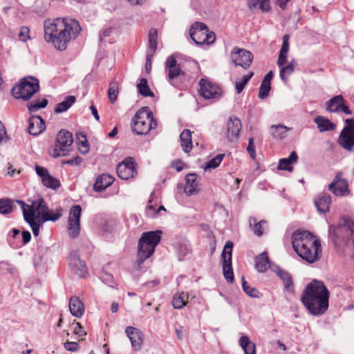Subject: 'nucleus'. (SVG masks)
<instances>
[{
    "instance_id": "f257e3e1",
    "label": "nucleus",
    "mask_w": 354,
    "mask_h": 354,
    "mask_svg": "<svg viewBox=\"0 0 354 354\" xmlns=\"http://www.w3.org/2000/svg\"><path fill=\"white\" fill-rule=\"evenodd\" d=\"M44 39L59 50H64L68 42L81 31L79 21L70 18L46 19L44 23Z\"/></svg>"
},
{
    "instance_id": "f03ea898",
    "label": "nucleus",
    "mask_w": 354,
    "mask_h": 354,
    "mask_svg": "<svg viewBox=\"0 0 354 354\" xmlns=\"http://www.w3.org/2000/svg\"><path fill=\"white\" fill-rule=\"evenodd\" d=\"M328 290L322 281L316 279L307 284L301 297L304 306L314 316H320L328 310Z\"/></svg>"
},
{
    "instance_id": "7ed1b4c3",
    "label": "nucleus",
    "mask_w": 354,
    "mask_h": 354,
    "mask_svg": "<svg viewBox=\"0 0 354 354\" xmlns=\"http://www.w3.org/2000/svg\"><path fill=\"white\" fill-rule=\"evenodd\" d=\"M292 245L298 256L308 263H315L321 259L320 241L308 231H295L292 236Z\"/></svg>"
},
{
    "instance_id": "20e7f679",
    "label": "nucleus",
    "mask_w": 354,
    "mask_h": 354,
    "mask_svg": "<svg viewBox=\"0 0 354 354\" xmlns=\"http://www.w3.org/2000/svg\"><path fill=\"white\" fill-rule=\"evenodd\" d=\"M161 231H150L142 233L138 243L137 262L141 265L144 261L154 252L155 248L160 243Z\"/></svg>"
},
{
    "instance_id": "39448f33",
    "label": "nucleus",
    "mask_w": 354,
    "mask_h": 354,
    "mask_svg": "<svg viewBox=\"0 0 354 354\" xmlns=\"http://www.w3.org/2000/svg\"><path fill=\"white\" fill-rule=\"evenodd\" d=\"M161 231H150L142 233L138 243L137 262L141 265L144 261L154 252L155 248L160 243Z\"/></svg>"
},
{
    "instance_id": "423d86ee",
    "label": "nucleus",
    "mask_w": 354,
    "mask_h": 354,
    "mask_svg": "<svg viewBox=\"0 0 354 354\" xmlns=\"http://www.w3.org/2000/svg\"><path fill=\"white\" fill-rule=\"evenodd\" d=\"M132 129L138 135H145L157 127L153 113L147 107L139 110L132 120Z\"/></svg>"
},
{
    "instance_id": "0eeeda50",
    "label": "nucleus",
    "mask_w": 354,
    "mask_h": 354,
    "mask_svg": "<svg viewBox=\"0 0 354 354\" xmlns=\"http://www.w3.org/2000/svg\"><path fill=\"white\" fill-rule=\"evenodd\" d=\"M39 88L37 79L32 77H25L12 89V94L17 99L28 100L39 91Z\"/></svg>"
},
{
    "instance_id": "6e6552de",
    "label": "nucleus",
    "mask_w": 354,
    "mask_h": 354,
    "mask_svg": "<svg viewBox=\"0 0 354 354\" xmlns=\"http://www.w3.org/2000/svg\"><path fill=\"white\" fill-rule=\"evenodd\" d=\"M189 35L196 45L212 44L216 40L215 33L209 31L206 24L202 22H195L190 28Z\"/></svg>"
},
{
    "instance_id": "1a4fd4ad",
    "label": "nucleus",
    "mask_w": 354,
    "mask_h": 354,
    "mask_svg": "<svg viewBox=\"0 0 354 354\" xmlns=\"http://www.w3.org/2000/svg\"><path fill=\"white\" fill-rule=\"evenodd\" d=\"M15 202L20 205L24 216V214H29L32 212L33 218L42 220L44 215L48 210L46 203L41 197L32 201L31 205H28L21 200H16Z\"/></svg>"
},
{
    "instance_id": "9d476101",
    "label": "nucleus",
    "mask_w": 354,
    "mask_h": 354,
    "mask_svg": "<svg viewBox=\"0 0 354 354\" xmlns=\"http://www.w3.org/2000/svg\"><path fill=\"white\" fill-rule=\"evenodd\" d=\"M345 122L346 125L342 130L337 142L342 148L352 152L354 148V119H346Z\"/></svg>"
},
{
    "instance_id": "9b49d317",
    "label": "nucleus",
    "mask_w": 354,
    "mask_h": 354,
    "mask_svg": "<svg viewBox=\"0 0 354 354\" xmlns=\"http://www.w3.org/2000/svg\"><path fill=\"white\" fill-rule=\"evenodd\" d=\"M73 142V134L67 130H60L57 136L54 156H66L70 151Z\"/></svg>"
},
{
    "instance_id": "f8f14e48",
    "label": "nucleus",
    "mask_w": 354,
    "mask_h": 354,
    "mask_svg": "<svg viewBox=\"0 0 354 354\" xmlns=\"http://www.w3.org/2000/svg\"><path fill=\"white\" fill-rule=\"evenodd\" d=\"M200 95L207 100H217L221 96V88L218 85L208 79L202 78L199 82Z\"/></svg>"
},
{
    "instance_id": "ddd939ff",
    "label": "nucleus",
    "mask_w": 354,
    "mask_h": 354,
    "mask_svg": "<svg viewBox=\"0 0 354 354\" xmlns=\"http://www.w3.org/2000/svg\"><path fill=\"white\" fill-rule=\"evenodd\" d=\"M230 57L235 66L246 69L252 62L253 55L245 49L234 47L231 52Z\"/></svg>"
},
{
    "instance_id": "4468645a",
    "label": "nucleus",
    "mask_w": 354,
    "mask_h": 354,
    "mask_svg": "<svg viewBox=\"0 0 354 354\" xmlns=\"http://www.w3.org/2000/svg\"><path fill=\"white\" fill-rule=\"evenodd\" d=\"M81 212L82 208L80 205H74L70 210L68 230L69 236L73 239L80 234Z\"/></svg>"
},
{
    "instance_id": "2eb2a0df",
    "label": "nucleus",
    "mask_w": 354,
    "mask_h": 354,
    "mask_svg": "<svg viewBox=\"0 0 354 354\" xmlns=\"http://www.w3.org/2000/svg\"><path fill=\"white\" fill-rule=\"evenodd\" d=\"M35 171L44 187L56 190L61 186L60 181L51 176L46 167L36 165Z\"/></svg>"
},
{
    "instance_id": "dca6fc26",
    "label": "nucleus",
    "mask_w": 354,
    "mask_h": 354,
    "mask_svg": "<svg viewBox=\"0 0 354 354\" xmlns=\"http://www.w3.org/2000/svg\"><path fill=\"white\" fill-rule=\"evenodd\" d=\"M116 171L118 176L122 180L133 178L137 173L134 165V159L131 157L126 158L117 165Z\"/></svg>"
},
{
    "instance_id": "f3484780",
    "label": "nucleus",
    "mask_w": 354,
    "mask_h": 354,
    "mask_svg": "<svg viewBox=\"0 0 354 354\" xmlns=\"http://www.w3.org/2000/svg\"><path fill=\"white\" fill-rule=\"evenodd\" d=\"M328 189L337 196L349 194L348 181L342 178V172H338L336 174L332 183L329 184Z\"/></svg>"
},
{
    "instance_id": "a211bd4d",
    "label": "nucleus",
    "mask_w": 354,
    "mask_h": 354,
    "mask_svg": "<svg viewBox=\"0 0 354 354\" xmlns=\"http://www.w3.org/2000/svg\"><path fill=\"white\" fill-rule=\"evenodd\" d=\"M165 71L167 73L169 82L174 86L178 87V84L176 82L177 78L183 74L180 67L177 64L176 58L169 56L165 64Z\"/></svg>"
},
{
    "instance_id": "6ab92c4d",
    "label": "nucleus",
    "mask_w": 354,
    "mask_h": 354,
    "mask_svg": "<svg viewBox=\"0 0 354 354\" xmlns=\"http://www.w3.org/2000/svg\"><path fill=\"white\" fill-rule=\"evenodd\" d=\"M242 129L241 121L235 116H231L227 123L226 137L230 142L236 141Z\"/></svg>"
},
{
    "instance_id": "aec40b11",
    "label": "nucleus",
    "mask_w": 354,
    "mask_h": 354,
    "mask_svg": "<svg viewBox=\"0 0 354 354\" xmlns=\"http://www.w3.org/2000/svg\"><path fill=\"white\" fill-rule=\"evenodd\" d=\"M68 264L71 270L80 277H85L87 268L84 261L81 260L75 254H71L68 257Z\"/></svg>"
},
{
    "instance_id": "412c9836",
    "label": "nucleus",
    "mask_w": 354,
    "mask_h": 354,
    "mask_svg": "<svg viewBox=\"0 0 354 354\" xmlns=\"http://www.w3.org/2000/svg\"><path fill=\"white\" fill-rule=\"evenodd\" d=\"M125 333L131 341L132 348L135 351L140 350L143 343L142 332L133 326H127Z\"/></svg>"
},
{
    "instance_id": "4be33fe9",
    "label": "nucleus",
    "mask_w": 354,
    "mask_h": 354,
    "mask_svg": "<svg viewBox=\"0 0 354 354\" xmlns=\"http://www.w3.org/2000/svg\"><path fill=\"white\" fill-rule=\"evenodd\" d=\"M46 129L44 120L39 115H33L28 121V131L30 135L37 136Z\"/></svg>"
},
{
    "instance_id": "5701e85b",
    "label": "nucleus",
    "mask_w": 354,
    "mask_h": 354,
    "mask_svg": "<svg viewBox=\"0 0 354 354\" xmlns=\"http://www.w3.org/2000/svg\"><path fill=\"white\" fill-rule=\"evenodd\" d=\"M314 203L319 212L326 213L330 209L331 197L329 194L323 192L315 198Z\"/></svg>"
},
{
    "instance_id": "b1692460",
    "label": "nucleus",
    "mask_w": 354,
    "mask_h": 354,
    "mask_svg": "<svg viewBox=\"0 0 354 354\" xmlns=\"http://www.w3.org/2000/svg\"><path fill=\"white\" fill-rule=\"evenodd\" d=\"M186 184L184 187V192L187 196L197 194L199 192L198 184L197 182V176L196 174H189L185 178Z\"/></svg>"
},
{
    "instance_id": "393cba45",
    "label": "nucleus",
    "mask_w": 354,
    "mask_h": 354,
    "mask_svg": "<svg viewBox=\"0 0 354 354\" xmlns=\"http://www.w3.org/2000/svg\"><path fill=\"white\" fill-rule=\"evenodd\" d=\"M113 178L109 174H104L98 176L94 183L93 189L97 192H101L113 183Z\"/></svg>"
},
{
    "instance_id": "a878e982",
    "label": "nucleus",
    "mask_w": 354,
    "mask_h": 354,
    "mask_svg": "<svg viewBox=\"0 0 354 354\" xmlns=\"http://www.w3.org/2000/svg\"><path fill=\"white\" fill-rule=\"evenodd\" d=\"M71 313L76 317H81L84 313V306L80 299L77 297H72L69 301Z\"/></svg>"
},
{
    "instance_id": "bb28decb",
    "label": "nucleus",
    "mask_w": 354,
    "mask_h": 354,
    "mask_svg": "<svg viewBox=\"0 0 354 354\" xmlns=\"http://www.w3.org/2000/svg\"><path fill=\"white\" fill-rule=\"evenodd\" d=\"M342 102H344V99L342 95L334 96L326 102V109L328 112H339Z\"/></svg>"
},
{
    "instance_id": "cd10ccee",
    "label": "nucleus",
    "mask_w": 354,
    "mask_h": 354,
    "mask_svg": "<svg viewBox=\"0 0 354 354\" xmlns=\"http://www.w3.org/2000/svg\"><path fill=\"white\" fill-rule=\"evenodd\" d=\"M297 159L298 156L297 153L295 151H292L288 158L279 160L278 169L281 170L292 171V165L296 163Z\"/></svg>"
},
{
    "instance_id": "c85d7f7f",
    "label": "nucleus",
    "mask_w": 354,
    "mask_h": 354,
    "mask_svg": "<svg viewBox=\"0 0 354 354\" xmlns=\"http://www.w3.org/2000/svg\"><path fill=\"white\" fill-rule=\"evenodd\" d=\"M276 274L283 281L285 289L292 292L294 291V285L291 275L278 267L277 268Z\"/></svg>"
},
{
    "instance_id": "c756f323",
    "label": "nucleus",
    "mask_w": 354,
    "mask_h": 354,
    "mask_svg": "<svg viewBox=\"0 0 354 354\" xmlns=\"http://www.w3.org/2000/svg\"><path fill=\"white\" fill-rule=\"evenodd\" d=\"M314 122L317 124L320 132L334 130L336 125L328 118L318 115L314 118Z\"/></svg>"
},
{
    "instance_id": "7c9ffc66",
    "label": "nucleus",
    "mask_w": 354,
    "mask_h": 354,
    "mask_svg": "<svg viewBox=\"0 0 354 354\" xmlns=\"http://www.w3.org/2000/svg\"><path fill=\"white\" fill-rule=\"evenodd\" d=\"M181 147L185 153H189L192 147V132L189 129H184L180 135Z\"/></svg>"
},
{
    "instance_id": "2f4dec72",
    "label": "nucleus",
    "mask_w": 354,
    "mask_h": 354,
    "mask_svg": "<svg viewBox=\"0 0 354 354\" xmlns=\"http://www.w3.org/2000/svg\"><path fill=\"white\" fill-rule=\"evenodd\" d=\"M247 6L250 10L257 8L262 12H268L270 10V0H247Z\"/></svg>"
},
{
    "instance_id": "473e14b6",
    "label": "nucleus",
    "mask_w": 354,
    "mask_h": 354,
    "mask_svg": "<svg viewBox=\"0 0 354 354\" xmlns=\"http://www.w3.org/2000/svg\"><path fill=\"white\" fill-rule=\"evenodd\" d=\"M24 218L31 227L34 236H37L39 235V228L43 223H41V220L38 219L37 221L35 218H33L32 212L29 214H24Z\"/></svg>"
},
{
    "instance_id": "72a5a7b5",
    "label": "nucleus",
    "mask_w": 354,
    "mask_h": 354,
    "mask_svg": "<svg viewBox=\"0 0 354 354\" xmlns=\"http://www.w3.org/2000/svg\"><path fill=\"white\" fill-rule=\"evenodd\" d=\"M270 263L268 255L266 252L261 253L255 259V267L259 272H264Z\"/></svg>"
},
{
    "instance_id": "f704fd0d",
    "label": "nucleus",
    "mask_w": 354,
    "mask_h": 354,
    "mask_svg": "<svg viewBox=\"0 0 354 354\" xmlns=\"http://www.w3.org/2000/svg\"><path fill=\"white\" fill-rule=\"evenodd\" d=\"M239 344L245 354H256L255 344L250 340L248 336H241L239 339Z\"/></svg>"
},
{
    "instance_id": "c9c22d12",
    "label": "nucleus",
    "mask_w": 354,
    "mask_h": 354,
    "mask_svg": "<svg viewBox=\"0 0 354 354\" xmlns=\"http://www.w3.org/2000/svg\"><path fill=\"white\" fill-rule=\"evenodd\" d=\"M149 45H148V50L147 53L149 54H153L154 55L156 49H157V45H158V32L156 29H151L149 31Z\"/></svg>"
},
{
    "instance_id": "e433bc0d",
    "label": "nucleus",
    "mask_w": 354,
    "mask_h": 354,
    "mask_svg": "<svg viewBox=\"0 0 354 354\" xmlns=\"http://www.w3.org/2000/svg\"><path fill=\"white\" fill-rule=\"evenodd\" d=\"M289 129L282 124L272 125L270 127V133L274 138L283 139L286 136V133Z\"/></svg>"
},
{
    "instance_id": "4c0bfd02",
    "label": "nucleus",
    "mask_w": 354,
    "mask_h": 354,
    "mask_svg": "<svg viewBox=\"0 0 354 354\" xmlns=\"http://www.w3.org/2000/svg\"><path fill=\"white\" fill-rule=\"evenodd\" d=\"M75 96H67L63 102L57 104L55 109V112L57 113H59L67 111L75 103Z\"/></svg>"
},
{
    "instance_id": "58836bf2",
    "label": "nucleus",
    "mask_w": 354,
    "mask_h": 354,
    "mask_svg": "<svg viewBox=\"0 0 354 354\" xmlns=\"http://www.w3.org/2000/svg\"><path fill=\"white\" fill-rule=\"evenodd\" d=\"M137 88L139 93L143 97H153L154 94L148 86L147 80L145 78H141L140 82L137 84Z\"/></svg>"
},
{
    "instance_id": "ea45409f",
    "label": "nucleus",
    "mask_w": 354,
    "mask_h": 354,
    "mask_svg": "<svg viewBox=\"0 0 354 354\" xmlns=\"http://www.w3.org/2000/svg\"><path fill=\"white\" fill-rule=\"evenodd\" d=\"M296 65V62L292 59L287 66L281 68L279 75L283 82H286L288 81V76L294 72Z\"/></svg>"
},
{
    "instance_id": "a19ab883",
    "label": "nucleus",
    "mask_w": 354,
    "mask_h": 354,
    "mask_svg": "<svg viewBox=\"0 0 354 354\" xmlns=\"http://www.w3.org/2000/svg\"><path fill=\"white\" fill-rule=\"evenodd\" d=\"M250 227L253 231L254 234L258 236H261L263 234L262 227L266 224L265 221H257L254 217H250L249 218Z\"/></svg>"
},
{
    "instance_id": "79ce46f5",
    "label": "nucleus",
    "mask_w": 354,
    "mask_h": 354,
    "mask_svg": "<svg viewBox=\"0 0 354 354\" xmlns=\"http://www.w3.org/2000/svg\"><path fill=\"white\" fill-rule=\"evenodd\" d=\"M188 297V294L185 292L174 295L172 301L173 307L176 309L183 308L186 305Z\"/></svg>"
},
{
    "instance_id": "37998d69",
    "label": "nucleus",
    "mask_w": 354,
    "mask_h": 354,
    "mask_svg": "<svg viewBox=\"0 0 354 354\" xmlns=\"http://www.w3.org/2000/svg\"><path fill=\"white\" fill-rule=\"evenodd\" d=\"M233 243L231 241H226L221 254L222 262H232Z\"/></svg>"
},
{
    "instance_id": "c03bdc74",
    "label": "nucleus",
    "mask_w": 354,
    "mask_h": 354,
    "mask_svg": "<svg viewBox=\"0 0 354 354\" xmlns=\"http://www.w3.org/2000/svg\"><path fill=\"white\" fill-rule=\"evenodd\" d=\"M253 75L254 73L250 71L248 75L243 76L241 79L236 80L235 81V88L237 93H241L243 91L245 86L248 84Z\"/></svg>"
},
{
    "instance_id": "a18cd8bd",
    "label": "nucleus",
    "mask_w": 354,
    "mask_h": 354,
    "mask_svg": "<svg viewBox=\"0 0 354 354\" xmlns=\"http://www.w3.org/2000/svg\"><path fill=\"white\" fill-rule=\"evenodd\" d=\"M13 210V201L9 198L0 199V213L8 214Z\"/></svg>"
},
{
    "instance_id": "49530a36",
    "label": "nucleus",
    "mask_w": 354,
    "mask_h": 354,
    "mask_svg": "<svg viewBox=\"0 0 354 354\" xmlns=\"http://www.w3.org/2000/svg\"><path fill=\"white\" fill-rule=\"evenodd\" d=\"M223 272L224 277L229 283L234 281V272L232 267V262H222Z\"/></svg>"
},
{
    "instance_id": "de8ad7c7",
    "label": "nucleus",
    "mask_w": 354,
    "mask_h": 354,
    "mask_svg": "<svg viewBox=\"0 0 354 354\" xmlns=\"http://www.w3.org/2000/svg\"><path fill=\"white\" fill-rule=\"evenodd\" d=\"M241 282L243 290L245 292V294L253 298L259 297V290L249 286L244 277H242Z\"/></svg>"
},
{
    "instance_id": "09e8293b",
    "label": "nucleus",
    "mask_w": 354,
    "mask_h": 354,
    "mask_svg": "<svg viewBox=\"0 0 354 354\" xmlns=\"http://www.w3.org/2000/svg\"><path fill=\"white\" fill-rule=\"evenodd\" d=\"M118 85L115 82H111L109 84L108 90L109 100L111 103H114L118 98Z\"/></svg>"
},
{
    "instance_id": "8fccbe9b",
    "label": "nucleus",
    "mask_w": 354,
    "mask_h": 354,
    "mask_svg": "<svg viewBox=\"0 0 354 354\" xmlns=\"http://www.w3.org/2000/svg\"><path fill=\"white\" fill-rule=\"evenodd\" d=\"M48 104V100L46 99H42L41 101L37 100V102L32 101L28 104V109L30 112H35L39 109L45 108Z\"/></svg>"
},
{
    "instance_id": "3c124183",
    "label": "nucleus",
    "mask_w": 354,
    "mask_h": 354,
    "mask_svg": "<svg viewBox=\"0 0 354 354\" xmlns=\"http://www.w3.org/2000/svg\"><path fill=\"white\" fill-rule=\"evenodd\" d=\"M62 216L61 210L57 209L56 212L53 211H47V212L44 215L43 219L41 220V223H44L46 221H57Z\"/></svg>"
},
{
    "instance_id": "603ef678",
    "label": "nucleus",
    "mask_w": 354,
    "mask_h": 354,
    "mask_svg": "<svg viewBox=\"0 0 354 354\" xmlns=\"http://www.w3.org/2000/svg\"><path fill=\"white\" fill-rule=\"evenodd\" d=\"M224 158V154H218L207 162L205 170L215 169L219 166Z\"/></svg>"
},
{
    "instance_id": "864d4df0",
    "label": "nucleus",
    "mask_w": 354,
    "mask_h": 354,
    "mask_svg": "<svg viewBox=\"0 0 354 354\" xmlns=\"http://www.w3.org/2000/svg\"><path fill=\"white\" fill-rule=\"evenodd\" d=\"M270 88V84L261 82L258 95L259 98L262 100L266 98L269 95Z\"/></svg>"
},
{
    "instance_id": "5fc2aeb1",
    "label": "nucleus",
    "mask_w": 354,
    "mask_h": 354,
    "mask_svg": "<svg viewBox=\"0 0 354 354\" xmlns=\"http://www.w3.org/2000/svg\"><path fill=\"white\" fill-rule=\"evenodd\" d=\"M254 141V139L253 137H251L249 138L248 145L247 147V151L249 153V155L250 156L251 158L253 160H255L256 152H255Z\"/></svg>"
},
{
    "instance_id": "6e6d98bb",
    "label": "nucleus",
    "mask_w": 354,
    "mask_h": 354,
    "mask_svg": "<svg viewBox=\"0 0 354 354\" xmlns=\"http://www.w3.org/2000/svg\"><path fill=\"white\" fill-rule=\"evenodd\" d=\"M64 348L68 351L76 352L80 348V345L76 342L66 341L64 344Z\"/></svg>"
},
{
    "instance_id": "4d7b16f0",
    "label": "nucleus",
    "mask_w": 354,
    "mask_h": 354,
    "mask_svg": "<svg viewBox=\"0 0 354 354\" xmlns=\"http://www.w3.org/2000/svg\"><path fill=\"white\" fill-rule=\"evenodd\" d=\"M30 30L26 26H22L19 33V38L22 41H26L30 39L29 36Z\"/></svg>"
},
{
    "instance_id": "13d9d810",
    "label": "nucleus",
    "mask_w": 354,
    "mask_h": 354,
    "mask_svg": "<svg viewBox=\"0 0 354 354\" xmlns=\"http://www.w3.org/2000/svg\"><path fill=\"white\" fill-rule=\"evenodd\" d=\"M289 38L290 37H289L288 35H283V44H282V46H281L279 52H281L282 53H286V54L288 53V50H289Z\"/></svg>"
},
{
    "instance_id": "bf43d9fd",
    "label": "nucleus",
    "mask_w": 354,
    "mask_h": 354,
    "mask_svg": "<svg viewBox=\"0 0 354 354\" xmlns=\"http://www.w3.org/2000/svg\"><path fill=\"white\" fill-rule=\"evenodd\" d=\"M77 142L80 152L83 154H86L89 151V146L87 139L86 138V141L82 140Z\"/></svg>"
},
{
    "instance_id": "052dcab7",
    "label": "nucleus",
    "mask_w": 354,
    "mask_h": 354,
    "mask_svg": "<svg viewBox=\"0 0 354 354\" xmlns=\"http://www.w3.org/2000/svg\"><path fill=\"white\" fill-rule=\"evenodd\" d=\"M82 162V158L80 156H76L73 158L68 159L64 162L65 164L70 165H79Z\"/></svg>"
},
{
    "instance_id": "680f3d73",
    "label": "nucleus",
    "mask_w": 354,
    "mask_h": 354,
    "mask_svg": "<svg viewBox=\"0 0 354 354\" xmlns=\"http://www.w3.org/2000/svg\"><path fill=\"white\" fill-rule=\"evenodd\" d=\"M288 54L279 52L277 64L279 66H283L287 61Z\"/></svg>"
},
{
    "instance_id": "e2e57ef3",
    "label": "nucleus",
    "mask_w": 354,
    "mask_h": 354,
    "mask_svg": "<svg viewBox=\"0 0 354 354\" xmlns=\"http://www.w3.org/2000/svg\"><path fill=\"white\" fill-rule=\"evenodd\" d=\"M153 56V54L147 53V60L145 64V69L147 73H149L151 70V57Z\"/></svg>"
},
{
    "instance_id": "0e129e2a",
    "label": "nucleus",
    "mask_w": 354,
    "mask_h": 354,
    "mask_svg": "<svg viewBox=\"0 0 354 354\" xmlns=\"http://www.w3.org/2000/svg\"><path fill=\"white\" fill-rule=\"evenodd\" d=\"M22 239H23V242H24V245L28 243V242H30V241L31 239V234H30V232L24 230L22 232Z\"/></svg>"
},
{
    "instance_id": "69168bd1",
    "label": "nucleus",
    "mask_w": 354,
    "mask_h": 354,
    "mask_svg": "<svg viewBox=\"0 0 354 354\" xmlns=\"http://www.w3.org/2000/svg\"><path fill=\"white\" fill-rule=\"evenodd\" d=\"M274 76V74H273V72L272 71H269L266 75L265 77H263V80L262 81V82L263 83H266V84H268L270 85V82Z\"/></svg>"
},
{
    "instance_id": "338daca9",
    "label": "nucleus",
    "mask_w": 354,
    "mask_h": 354,
    "mask_svg": "<svg viewBox=\"0 0 354 354\" xmlns=\"http://www.w3.org/2000/svg\"><path fill=\"white\" fill-rule=\"evenodd\" d=\"M5 137H6V131L4 125L0 121V142L3 140Z\"/></svg>"
},
{
    "instance_id": "774afa93",
    "label": "nucleus",
    "mask_w": 354,
    "mask_h": 354,
    "mask_svg": "<svg viewBox=\"0 0 354 354\" xmlns=\"http://www.w3.org/2000/svg\"><path fill=\"white\" fill-rule=\"evenodd\" d=\"M75 333L79 336H83L86 335V333L82 330V326L80 324H77V327L75 328Z\"/></svg>"
}]
</instances>
